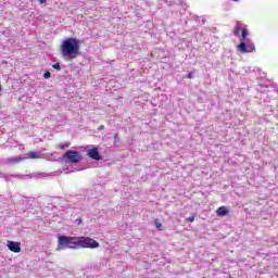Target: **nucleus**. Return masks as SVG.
<instances>
[{
    "label": "nucleus",
    "mask_w": 278,
    "mask_h": 278,
    "mask_svg": "<svg viewBox=\"0 0 278 278\" xmlns=\"http://www.w3.org/2000/svg\"><path fill=\"white\" fill-rule=\"evenodd\" d=\"M66 249H99V243L90 237L59 236L56 251H66Z\"/></svg>",
    "instance_id": "nucleus-1"
},
{
    "label": "nucleus",
    "mask_w": 278,
    "mask_h": 278,
    "mask_svg": "<svg viewBox=\"0 0 278 278\" xmlns=\"http://www.w3.org/2000/svg\"><path fill=\"white\" fill-rule=\"evenodd\" d=\"M81 46L77 38H67L61 43V52L64 58H67L68 61L75 60L79 55Z\"/></svg>",
    "instance_id": "nucleus-2"
},
{
    "label": "nucleus",
    "mask_w": 278,
    "mask_h": 278,
    "mask_svg": "<svg viewBox=\"0 0 278 278\" xmlns=\"http://www.w3.org/2000/svg\"><path fill=\"white\" fill-rule=\"evenodd\" d=\"M249 36V30L247 28L242 29L240 43L237 46L238 51L241 53H253L255 50V45L248 43L247 45V37Z\"/></svg>",
    "instance_id": "nucleus-3"
},
{
    "label": "nucleus",
    "mask_w": 278,
    "mask_h": 278,
    "mask_svg": "<svg viewBox=\"0 0 278 278\" xmlns=\"http://www.w3.org/2000/svg\"><path fill=\"white\" fill-rule=\"evenodd\" d=\"M63 159L70 164H79V162L83 160L81 153L73 150L65 152Z\"/></svg>",
    "instance_id": "nucleus-4"
},
{
    "label": "nucleus",
    "mask_w": 278,
    "mask_h": 278,
    "mask_svg": "<svg viewBox=\"0 0 278 278\" xmlns=\"http://www.w3.org/2000/svg\"><path fill=\"white\" fill-rule=\"evenodd\" d=\"M7 247L12 253H21V242L18 241H8Z\"/></svg>",
    "instance_id": "nucleus-5"
},
{
    "label": "nucleus",
    "mask_w": 278,
    "mask_h": 278,
    "mask_svg": "<svg viewBox=\"0 0 278 278\" xmlns=\"http://www.w3.org/2000/svg\"><path fill=\"white\" fill-rule=\"evenodd\" d=\"M87 155L91 160H96V161L101 160V154H99V149H97V148H92V149L88 150Z\"/></svg>",
    "instance_id": "nucleus-6"
},
{
    "label": "nucleus",
    "mask_w": 278,
    "mask_h": 278,
    "mask_svg": "<svg viewBox=\"0 0 278 278\" xmlns=\"http://www.w3.org/2000/svg\"><path fill=\"white\" fill-rule=\"evenodd\" d=\"M216 215L220 218H223V216H229V210L227 208V206H219L216 210Z\"/></svg>",
    "instance_id": "nucleus-7"
},
{
    "label": "nucleus",
    "mask_w": 278,
    "mask_h": 278,
    "mask_svg": "<svg viewBox=\"0 0 278 278\" xmlns=\"http://www.w3.org/2000/svg\"><path fill=\"white\" fill-rule=\"evenodd\" d=\"M242 29H244V28L242 27V23L238 22V23L236 24V26H235V29H233L235 36H240V31H241V34H242Z\"/></svg>",
    "instance_id": "nucleus-8"
},
{
    "label": "nucleus",
    "mask_w": 278,
    "mask_h": 278,
    "mask_svg": "<svg viewBox=\"0 0 278 278\" xmlns=\"http://www.w3.org/2000/svg\"><path fill=\"white\" fill-rule=\"evenodd\" d=\"M40 157V155H38V153L36 152H28L27 153V159L28 160H38Z\"/></svg>",
    "instance_id": "nucleus-9"
},
{
    "label": "nucleus",
    "mask_w": 278,
    "mask_h": 278,
    "mask_svg": "<svg viewBox=\"0 0 278 278\" xmlns=\"http://www.w3.org/2000/svg\"><path fill=\"white\" fill-rule=\"evenodd\" d=\"M9 164H18V162H23L21 157H11L8 160Z\"/></svg>",
    "instance_id": "nucleus-10"
},
{
    "label": "nucleus",
    "mask_w": 278,
    "mask_h": 278,
    "mask_svg": "<svg viewBox=\"0 0 278 278\" xmlns=\"http://www.w3.org/2000/svg\"><path fill=\"white\" fill-rule=\"evenodd\" d=\"M154 225H155L156 229H159V231H162V223L160 222V219H155Z\"/></svg>",
    "instance_id": "nucleus-11"
},
{
    "label": "nucleus",
    "mask_w": 278,
    "mask_h": 278,
    "mask_svg": "<svg viewBox=\"0 0 278 278\" xmlns=\"http://www.w3.org/2000/svg\"><path fill=\"white\" fill-rule=\"evenodd\" d=\"M68 147H71L70 143H61V144H59V149H61V151H64V149H68Z\"/></svg>",
    "instance_id": "nucleus-12"
},
{
    "label": "nucleus",
    "mask_w": 278,
    "mask_h": 278,
    "mask_svg": "<svg viewBox=\"0 0 278 278\" xmlns=\"http://www.w3.org/2000/svg\"><path fill=\"white\" fill-rule=\"evenodd\" d=\"M52 68H55V71H62V67L60 66V63L53 64Z\"/></svg>",
    "instance_id": "nucleus-13"
},
{
    "label": "nucleus",
    "mask_w": 278,
    "mask_h": 278,
    "mask_svg": "<svg viewBox=\"0 0 278 278\" xmlns=\"http://www.w3.org/2000/svg\"><path fill=\"white\" fill-rule=\"evenodd\" d=\"M43 77H45V79H50L51 78V72H49V71L45 72Z\"/></svg>",
    "instance_id": "nucleus-14"
},
{
    "label": "nucleus",
    "mask_w": 278,
    "mask_h": 278,
    "mask_svg": "<svg viewBox=\"0 0 278 278\" xmlns=\"http://www.w3.org/2000/svg\"><path fill=\"white\" fill-rule=\"evenodd\" d=\"M194 218H195V216L192 215V216L188 217L187 220H188L189 223H194Z\"/></svg>",
    "instance_id": "nucleus-15"
},
{
    "label": "nucleus",
    "mask_w": 278,
    "mask_h": 278,
    "mask_svg": "<svg viewBox=\"0 0 278 278\" xmlns=\"http://www.w3.org/2000/svg\"><path fill=\"white\" fill-rule=\"evenodd\" d=\"M194 77V74H192V72H190L188 75H187V79H192Z\"/></svg>",
    "instance_id": "nucleus-16"
},
{
    "label": "nucleus",
    "mask_w": 278,
    "mask_h": 278,
    "mask_svg": "<svg viewBox=\"0 0 278 278\" xmlns=\"http://www.w3.org/2000/svg\"><path fill=\"white\" fill-rule=\"evenodd\" d=\"M116 140H118V134L114 135V144H116Z\"/></svg>",
    "instance_id": "nucleus-17"
},
{
    "label": "nucleus",
    "mask_w": 278,
    "mask_h": 278,
    "mask_svg": "<svg viewBox=\"0 0 278 278\" xmlns=\"http://www.w3.org/2000/svg\"><path fill=\"white\" fill-rule=\"evenodd\" d=\"M77 225H81V218L76 219Z\"/></svg>",
    "instance_id": "nucleus-18"
},
{
    "label": "nucleus",
    "mask_w": 278,
    "mask_h": 278,
    "mask_svg": "<svg viewBox=\"0 0 278 278\" xmlns=\"http://www.w3.org/2000/svg\"><path fill=\"white\" fill-rule=\"evenodd\" d=\"M40 3H47V0H39Z\"/></svg>",
    "instance_id": "nucleus-19"
},
{
    "label": "nucleus",
    "mask_w": 278,
    "mask_h": 278,
    "mask_svg": "<svg viewBox=\"0 0 278 278\" xmlns=\"http://www.w3.org/2000/svg\"><path fill=\"white\" fill-rule=\"evenodd\" d=\"M100 129H105V126H103V125H102V126H100Z\"/></svg>",
    "instance_id": "nucleus-20"
},
{
    "label": "nucleus",
    "mask_w": 278,
    "mask_h": 278,
    "mask_svg": "<svg viewBox=\"0 0 278 278\" xmlns=\"http://www.w3.org/2000/svg\"><path fill=\"white\" fill-rule=\"evenodd\" d=\"M233 1L238 2V1H240V0H233Z\"/></svg>",
    "instance_id": "nucleus-21"
},
{
    "label": "nucleus",
    "mask_w": 278,
    "mask_h": 278,
    "mask_svg": "<svg viewBox=\"0 0 278 278\" xmlns=\"http://www.w3.org/2000/svg\"><path fill=\"white\" fill-rule=\"evenodd\" d=\"M0 90H1V85H0Z\"/></svg>",
    "instance_id": "nucleus-22"
}]
</instances>
